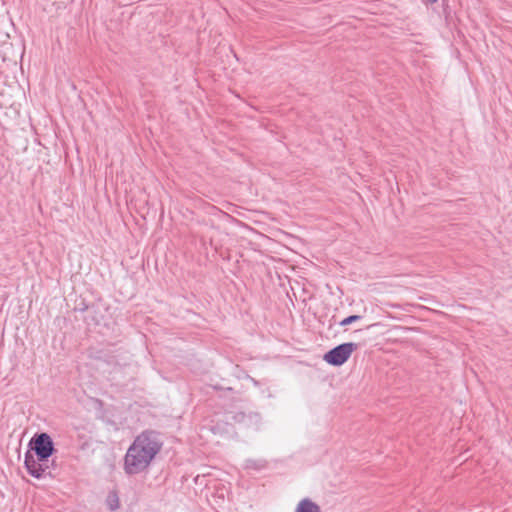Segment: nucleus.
Returning a JSON list of instances; mask_svg holds the SVG:
<instances>
[{
    "label": "nucleus",
    "instance_id": "nucleus-1",
    "mask_svg": "<svg viewBox=\"0 0 512 512\" xmlns=\"http://www.w3.org/2000/svg\"><path fill=\"white\" fill-rule=\"evenodd\" d=\"M163 446L160 433L145 430L140 433L128 448L124 459L125 472L128 475L138 474L148 467Z\"/></svg>",
    "mask_w": 512,
    "mask_h": 512
},
{
    "label": "nucleus",
    "instance_id": "nucleus-2",
    "mask_svg": "<svg viewBox=\"0 0 512 512\" xmlns=\"http://www.w3.org/2000/svg\"><path fill=\"white\" fill-rule=\"evenodd\" d=\"M163 446L160 433L145 430L140 433L128 448L124 459L125 472L128 475L138 474L148 467Z\"/></svg>",
    "mask_w": 512,
    "mask_h": 512
},
{
    "label": "nucleus",
    "instance_id": "nucleus-3",
    "mask_svg": "<svg viewBox=\"0 0 512 512\" xmlns=\"http://www.w3.org/2000/svg\"><path fill=\"white\" fill-rule=\"evenodd\" d=\"M163 446L160 433L145 430L140 433L128 448L124 459L125 472L128 475L138 474L148 467Z\"/></svg>",
    "mask_w": 512,
    "mask_h": 512
},
{
    "label": "nucleus",
    "instance_id": "nucleus-4",
    "mask_svg": "<svg viewBox=\"0 0 512 512\" xmlns=\"http://www.w3.org/2000/svg\"><path fill=\"white\" fill-rule=\"evenodd\" d=\"M163 446L160 433L145 430L140 433L128 448L124 459L125 472L128 475L138 474L148 467Z\"/></svg>",
    "mask_w": 512,
    "mask_h": 512
},
{
    "label": "nucleus",
    "instance_id": "nucleus-5",
    "mask_svg": "<svg viewBox=\"0 0 512 512\" xmlns=\"http://www.w3.org/2000/svg\"><path fill=\"white\" fill-rule=\"evenodd\" d=\"M50 457L26 452L24 462L28 473L35 478L57 477L58 467L54 461H50Z\"/></svg>",
    "mask_w": 512,
    "mask_h": 512
},
{
    "label": "nucleus",
    "instance_id": "nucleus-6",
    "mask_svg": "<svg viewBox=\"0 0 512 512\" xmlns=\"http://www.w3.org/2000/svg\"><path fill=\"white\" fill-rule=\"evenodd\" d=\"M227 422L238 425L247 431H259L262 425L261 414L248 407H240L225 412Z\"/></svg>",
    "mask_w": 512,
    "mask_h": 512
},
{
    "label": "nucleus",
    "instance_id": "nucleus-7",
    "mask_svg": "<svg viewBox=\"0 0 512 512\" xmlns=\"http://www.w3.org/2000/svg\"><path fill=\"white\" fill-rule=\"evenodd\" d=\"M358 345L354 342L342 343L329 351H327L323 359L333 366H341L350 358L352 352L356 350Z\"/></svg>",
    "mask_w": 512,
    "mask_h": 512
},
{
    "label": "nucleus",
    "instance_id": "nucleus-8",
    "mask_svg": "<svg viewBox=\"0 0 512 512\" xmlns=\"http://www.w3.org/2000/svg\"><path fill=\"white\" fill-rule=\"evenodd\" d=\"M29 447L35 455L52 456L55 452L54 442L51 436L45 432L36 433L31 438Z\"/></svg>",
    "mask_w": 512,
    "mask_h": 512
},
{
    "label": "nucleus",
    "instance_id": "nucleus-9",
    "mask_svg": "<svg viewBox=\"0 0 512 512\" xmlns=\"http://www.w3.org/2000/svg\"><path fill=\"white\" fill-rule=\"evenodd\" d=\"M268 467V462L265 459H246L243 468L247 471L260 472Z\"/></svg>",
    "mask_w": 512,
    "mask_h": 512
},
{
    "label": "nucleus",
    "instance_id": "nucleus-10",
    "mask_svg": "<svg viewBox=\"0 0 512 512\" xmlns=\"http://www.w3.org/2000/svg\"><path fill=\"white\" fill-rule=\"evenodd\" d=\"M106 505L110 511H116L120 507V501L118 493L115 490H112L108 493L106 497Z\"/></svg>",
    "mask_w": 512,
    "mask_h": 512
},
{
    "label": "nucleus",
    "instance_id": "nucleus-11",
    "mask_svg": "<svg viewBox=\"0 0 512 512\" xmlns=\"http://www.w3.org/2000/svg\"><path fill=\"white\" fill-rule=\"evenodd\" d=\"M296 512H320V508L309 499H304L299 503Z\"/></svg>",
    "mask_w": 512,
    "mask_h": 512
},
{
    "label": "nucleus",
    "instance_id": "nucleus-12",
    "mask_svg": "<svg viewBox=\"0 0 512 512\" xmlns=\"http://www.w3.org/2000/svg\"><path fill=\"white\" fill-rule=\"evenodd\" d=\"M362 319V316L361 315H350L346 318H344L342 321H340L339 325L340 326H347V325H350L358 320Z\"/></svg>",
    "mask_w": 512,
    "mask_h": 512
},
{
    "label": "nucleus",
    "instance_id": "nucleus-13",
    "mask_svg": "<svg viewBox=\"0 0 512 512\" xmlns=\"http://www.w3.org/2000/svg\"><path fill=\"white\" fill-rule=\"evenodd\" d=\"M214 389H216V390H220V389H222V388H221L220 386H214Z\"/></svg>",
    "mask_w": 512,
    "mask_h": 512
},
{
    "label": "nucleus",
    "instance_id": "nucleus-14",
    "mask_svg": "<svg viewBox=\"0 0 512 512\" xmlns=\"http://www.w3.org/2000/svg\"><path fill=\"white\" fill-rule=\"evenodd\" d=\"M430 3H436L438 0H428Z\"/></svg>",
    "mask_w": 512,
    "mask_h": 512
},
{
    "label": "nucleus",
    "instance_id": "nucleus-15",
    "mask_svg": "<svg viewBox=\"0 0 512 512\" xmlns=\"http://www.w3.org/2000/svg\"><path fill=\"white\" fill-rule=\"evenodd\" d=\"M199 476H200V475H197L196 477H194V479H193V480H194V481H197V480L199 479Z\"/></svg>",
    "mask_w": 512,
    "mask_h": 512
}]
</instances>
